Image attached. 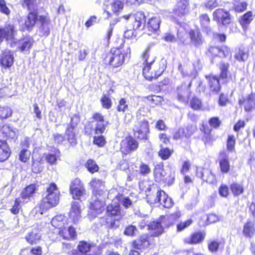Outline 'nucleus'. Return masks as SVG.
<instances>
[{
    "mask_svg": "<svg viewBox=\"0 0 255 255\" xmlns=\"http://www.w3.org/2000/svg\"><path fill=\"white\" fill-rule=\"evenodd\" d=\"M45 194L40 204L35 208L40 214L55 207L59 203L60 192L55 183H52L47 187Z\"/></svg>",
    "mask_w": 255,
    "mask_h": 255,
    "instance_id": "obj_1",
    "label": "nucleus"
},
{
    "mask_svg": "<svg viewBox=\"0 0 255 255\" xmlns=\"http://www.w3.org/2000/svg\"><path fill=\"white\" fill-rule=\"evenodd\" d=\"M142 59L144 61L142 74L148 80L150 81L152 79L157 78L166 69V61L164 59H162L159 62L160 67L159 69L154 72L151 71V66L154 62L155 57L154 55H151L149 48H147L143 53Z\"/></svg>",
    "mask_w": 255,
    "mask_h": 255,
    "instance_id": "obj_2",
    "label": "nucleus"
},
{
    "mask_svg": "<svg viewBox=\"0 0 255 255\" xmlns=\"http://www.w3.org/2000/svg\"><path fill=\"white\" fill-rule=\"evenodd\" d=\"M144 108L141 107L136 113L137 122L133 128L134 136L139 139H146L147 134L149 132V124L148 121L141 117Z\"/></svg>",
    "mask_w": 255,
    "mask_h": 255,
    "instance_id": "obj_3",
    "label": "nucleus"
},
{
    "mask_svg": "<svg viewBox=\"0 0 255 255\" xmlns=\"http://www.w3.org/2000/svg\"><path fill=\"white\" fill-rule=\"evenodd\" d=\"M106 197L107 196L92 195L90 200L89 211L88 214L90 219L95 218L104 211Z\"/></svg>",
    "mask_w": 255,
    "mask_h": 255,
    "instance_id": "obj_4",
    "label": "nucleus"
},
{
    "mask_svg": "<svg viewBox=\"0 0 255 255\" xmlns=\"http://www.w3.org/2000/svg\"><path fill=\"white\" fill-rule=\"evenodd\" d=\"M128 51L130 52L129 48L127 49V52ZM127 56L128 53L126 54L123 53L121 49L113 48L107 55L106 61L108 62L110 65L114 67H118L123 64L125 57Z\"/></svg>",
    "mask_w": 255,
    "mask_h": 255,
    "instance_id": "obj_5",
    "label": "nucleus"
},
{
    "mask_svg": "<svg viewBox=\"0 0 255 255\" xmlns=\"http://www.w3.org/2000/svg\"><path fill=\"white\" fill-rule=\"evenodd\" d=\"M16 32L17 30L13 24L6 23L3 27H0V39L2 41L5 39L7 42L10 41V46L14 47L16 45L14 37Z\"/></svg>",
    "mask_w": 255,
    "mask_h": 255,
    "instance_id": "obj_6",
    "label": "nucleus"
},
{
    "mask_svg": "<svg viewBox=\"0 0 255 255\" xmlns=\"http://www.w3.org/2000/svg\"><path fill=\"white\" fill-rule=\"evenodd\" d=\"M213 19L219 24L227 26L232 20L230 12L224 8H218L213 13Z\"/></svg>",
    "mask_w": 255,
    "mask_h": 255,
    "instance_id": "obj_7",
    "label": "nucleus"
},
{
    "mask_svg": "<svg viewBox=\"0 0 255 255\" xmlns=\"http://www.w3.org/2000/svg\"><path fill=\"white\" fill-rule=\"evenodd\" d=\"M83 207V206L81 201H74L71 202L69 216V219L74 223H78L81 219Z\"/></svg>",
    "mask_w": 255,
    "mask_h": 255,
    "instance_id": "obj_8",
    "label": "nucleus"
},
{
    "mask_svg": "<svg viewBox=\"0 0 255 255\" xmlns=\"http://www.w3.org/2000/svg\"><path fill=\"white\" fill-rule=\"evenodd\" d=\"M138 146L137 141L131 137H126L121 143V150L123 154L127 155L135 151Z\"/></svg>",
    "mask_w": 255,
    "mask_h": 255,
    "instance_id": "obj_9",
    "label": "nucleus"
},
{
    "mask_svg": "<svg viewBox=\"0 0 255 255\" xmlns=\"http://www.w3.org/2000/svg\"><path fill=\"white\" fill-rule=\"evenodd\" d=\"M78 253L80 255H96V246L86 241H80L78 245Z\"/></svg>",
    "mask_w": 255,
    "mask_h": 255,
    "instance_id": "obj_10",
    "label": "nucleus"
},
{
    "mask_svg": "<svg viewBox=\"0 0 255 255\" xmlns=\"http://www.w3.org/2000/svg\"><path fill=\"white\" fill-rule=\"evenodd\" d=\"M191 85V82H190L188 84L184 83L177 88L178 99L179 101L188 103L191 95L190 89Z\"/></svg>",
    "mask_w": 255,
    "mask_h": 255,
    "instance_id": "obj_11",
    "label": "nucleus"
},
{
    "mask_svg": "<svg viewBox=\"0 0 255 255\" xmlns=\"http://www.w3.org/2000/svg\"><path fill=\"white\" fill-rule=\"evenodd\" d=\"M14 54L10 50H4L0 55V65L2 68H10L13 64Z\"/></svg>",
    "mask_w": 255,
    "mask_h": 255,
    "instance_id": "obj_12",
    "label": "nucleus"
},
{
    "mask_svg": "<svg viewBox=\"0 0 255 255\" xmlns=\"http://www.w3.org/2000/svg\"><path fill=\"white\" fill-rule=\"evenodd\" d=\"M163 226H164V223L162 221L161 217L159 221L150 222L147 225V229L149 231L151 236L156 237L163 233Z\"/></svg>",
    "mask_w": 255,
    "mask_h": 255,
    "instance_id": "obj_13",
    "label": "nucleus"
},
{
    "mask_svg": "<svg viewBox=\"0 0 255 255\" xmlns=\"http://www.w3.org/2000/svg\"><path fill=\"white\" fill-rule=\"evenodd\" d=\"M160 19L159 16H154L150 18L147 23V28L148 30V34L151 35L153 34V37L156 38L158 35Z\"/></svg>",
    "mask_w": 255,
    "mask_h": 255,
    "instance_id": "obj_14",
    "label": "nucleus"
},
{
    "mask_svg": "<svg viewBox=\"0 0 255 255\" xmlns=\"http://www.w3.org/2000/svg\"><path fill=\"white\" fill-rule=\"evenodd\" d=\"M196 175L197 177L201 178L204 181L210 184H214L216 181L215 176L208 169L197 168Z\"/></svg>",
    "mask_w": 255,
    "mask_h": 255,
    "instance_id": "obj_15",
    "label": "nucleus"
},
{
    "mask_svg": "<svg viewBox=\"0 0 255 255\" xmlns=\"http://www.w3.org/2000/svg\"><path fill=\"white\" fill-rule=\"evenodd\" d=\"M90 184L93 189V195L97 196H107L105 183L101 180L96 178L92 179Z\"/></svg>",
    "mask_w": 255,
    "mask_h": 255,
    "instance_id": "obj_16",
    "label": "nucleus"
},
{
    "mask_svg": "<svg viewBox=\"0 0 255 255\" xmlns=\"http://www.w3.org/2000/svg\"><path fill=\"white\" fill-rule=\"evenodd\" d=\"M188 0H180L174 8V13L179 17H182L189 12Z\"/></svg>",
    "mask_w": 255,
    "mask_h": 255,
    "instance_id": "obj_17",
    "label": "nucleus"
},
{
    "mask_svg": "<svg viewBox=\"0 0 255 255\" xmlns=\"http://www.w3.org/2000/svg\"><path fill=\"white\" fill-rule=\"evenodd\" d=\"M59 235L64 239L73 240L76 236V232L74 228L71 226L64 225L58 231Z\"/></svg>",
    "mask_w": 255,
    "mask_h": 255,
    "instance_id": "obj_18",
    "label": "nucleus"
},
{
    "mask_svg": "<svg viewBox=\"0 0 255 255\" xmlns=\"http://www.w3.org/2000/svg\"><path fill=\"white\" fill-rule=\"evenodd\" d=\"M181 216V213L179 209L165 216H162V221L164 223V226L169 227L174 224Z\"/></svg>",
    "mask_w": 255,
    "mask_h": 255,
    "instance_id": "obj_19",
    "label": "nucleus"
},
{
    "mask_svg": "<svg viewBox=\"0 0 255 255\" xmlns=\"http://www.w3.org/2000/svg\"><path fill=\"white\" fill-rule=\"evenodd\" d=\"M208 52L215 57H226L229 55L230 50V49L226 46H223L221 48L211 46L209 48Z\"/></svg>",
    "mask_w": 255,
    "mask_h": 255,
    "instance_id": "obj_20",
    "label": "nucleus"
},
{
    "mask_svg": "<svg viewBox=\"0 0 255 255\" xmlns=\"http://www.w3.org/2000/svg\"><path fill=\"white\" fill-rule=\"evenodd\" d=\"M38 20L41 24L40 30L42 33V35L45 36H48L50 33V29L51 21L50 18L46 15H40Z\"/></svg>",
    "mask_w": 255,
    "mask_h": 255,
    "instance_id": "obj_21",
    "label": "nucleus"
},
{
    "mask_svg": "<svg viewBox=\"0 0 255 255\" xmlns=\"http://www.w3.org/2000/svg\"><path fill=\"white\" fill-rule=\"evenodd\" d=\"M210 91L213 94H217L220 91L221 86L218 77L213 75L206 76Z\"/></svg>",
    "mask_w": 255,
    "mask_h": 255,
    "instance_id": "obj_22",
    "label": "nucleus"
},
{
    "mask_svg": "<svg viewBox=\"0 0 255 255\" xmlns=\"http://www.w3.org/2000/svg\"><path fill=\"white\" fill-rule=\"evenodd\" d=\"M148 190L149 191H151L152 193L151 194H147V201L150 204H155L158 203L160 200L159 191H161L157 186H152V187L148 188Z\"/></svg>",
    "mask_w": 255,
    "mask_h": 255,
    "instance_id": "obj_23",
    "label": "nucleus"
},
{
    "mask_svg": "<svg viewBox=\"0 0 255 255\" xmlns=\"http://www.w3.org/2000/svg\"><path fill=\"white\" fill-rule=\"evenodd\" d=\"M229 156L225 152H221L219 156V165L221 171L223 173H228L230 168L228 160Z\"/></svg>",
    "mask_w": 255,
    "mask_h": 255,
    "instance_id": "obj_24",
    "label": "nucleus"
},
{
    "mask_svg": "<svg viewBox=\"0 0 255 255\" xmlns=\"http://www.w3.org/2000/svg\"><path fill=\"white\" fill-rule=\"evenodd\" d=\"M192 45L196 47H200L204 42L201 33L199 30H191L189 33Z\"/></svg>",
    "mask_w": 255,
    "mask_h": 255,
    "instance_id": "obj_25",
    "label": "nucleus"
},
{
    "mask_svg": "<svg viewBox=\"0 0 255 255\" xmlns=\"http://www.w3.org/2000/svg\"><path fill=\"white\" fill-rule=\"evenodd\" d=\"M11 151L7 142L0 140V162L6 160L9 157Z\"/></svg>",
    "mask_w": 255,
    "mask_h": 255,
    "instance_id": "obj_26",
    "label": "nucleus"
},
{
    "mask_svg": "<svg viewBox=\"0 0 255 255\" xmlns=\"http://www.w3.org/2000/svg\"><path fill=\"white\" fill-rule=\"evenodd\" d=\"M38 20L36 11H31L28 13L25 21V28L30 31L34 27L36 22Z\"/></svg>",
    "mask_w": 255,
    "mask_h": 255,
    "instance_id": "obj_27",
    "label": "nucleus"
},
{
    "mask_svg": "<svg viewBox=\"0 0 255 255\" xmlns=\"http://www.w3.org/2000/svg\"><path fill=\"white\" fill-rule=\"evenodd\" d=\"M131 18L134 20L133 28L134 29H139L142 25L144 26L145 22V16L142 11L137 12Z\"/></svg>",
    "mask_w": 255,
    "mask_h": 255,
    "instance_id": "obj_28",
    "label": "nucleus"
},
{
    "mask_svg": "<svg viewBox=\"0 0 255 255\" xmlns=\"http://www.w3.org/2000/svg\"><path fill=\"white\" fill-rule=\"evenodd\" d=\"M154 174L157 182H167L166 173L163 168L162 164H157L156 165L154 170Z\"/></svg>",
    "mask_w": 255,
    "mask_h": 255,
    "instance_id": "obj_29",
    "label": "nucleus"
},
{
    "mask_svg": "<svg viewBox=\"0 0 255 255\" xmlns=\"http://www.w3.org/2000/svg\"><path fill=\"white\" fill-rule=\"evenodd\" d=\"M36 190V187L35 184H31L27 186L22 191L20 198L23 200V203H27L30 199V198Z\"/></svg>",
    "mask_w": 255,
    "mask_h": 255,
    "instance_id": "obj_30",
    "label": "nucleus"
},
{
    "mask_svg": "<svg viewBox=\"0 0 255 255\" xmlns=\"http://www.w3.org/2000/svg\"><path fill=\"white\" fill-rule=\"evenodd\" d=\"M149 245V243L147 240V236L146 235L140 236L138 239L134 241L133 243V248L139 250H144L147 248Z\"/></svg>",
    "mask_w": 255,
    "mask_h": 255,
    "instance_id": "obj_31",
    "label": "nucleus"
},
{
    "mask_svg": "<svg viewBox=\"0 0 255 255\" xmlns=\"http://www.w3.org/2000/svg\"><path fill=\"white\" fill-rule=\"evenodd\" d=\"M41 235L37 229H33L25 237L26 241L30 244H37L40 240Z\"/></svg>",
    "mask_w": 255,
    "mask_h": 255,
    "instance_id": "obj_32",
    "label": "nucleus"
},
{
    "mask_svg": "<svg viewBox=\"0 0 255 255\" xmlns=\"http://www.w3.org/2000/svg\"><path fill=\"white\" fill-rule=\"evenodd\" d=\"M243 234L246 237L251 238L255 234V224L252 221H248L244 225Z\"/></svg>",
    "mask_w": 255,
    "mask_h": 255,
    "instance_id": "obj_33",
    "label": "nucleus"
},
{
    "mask_svg": "<svg viewBox=\"0 0 255 255\" xmlns=\"http://www.w3.org/2000/svg\"><path fill=\"white\" fill-rule=\"evenodd\" d=\"M106 213L111 217H119L121 215V207L119 204H111L107 207Z\"/></svg>",
    "mask_w": 255,
    "mask_h": 255,
    "instance_id": "obj_34",
    "label": "nucleus"
},
{
    "mask_svg": "<svg viewBox=\"0 0 255 255\" xmlns=\"http://www.w3.org/2000/svg\"><path fill=\"white\" fill-rule=\"evenodd\" d=\"M0 131L6 136L11 138H13L16 136L15 131L9 125L3 123H0Z\"/></svg>",
    "mask_w": 255,
    "mask_h": 255,
    "instance_id": "obj_35",
    "label": "nucleus"
},
{
    "mask_svg": "<svg viewBox=\"0 0 255 255\" xmlns=\"http://www.w3.org/2000/svg\"><path fill=\"white\" fill-rule=\"evenodd\" d=\"M74 128L69 127V125H68L65 131L67 140L72 146H74L77 144V139L74 132Z\"/></svg>",
    "mask_w": 255,
    "mask_h": 255,
    "instance_id": "obj_36",
    "label": "nucleus"
},
{
    "mask_svg": "<svg viewBox=\"0 0 255 255\" xmlns=\"http://www.w3.org/2000/svg\"><path fill=\"white\" fill-rule=\"evenodd\" d=\"M201 25L203 29L207 32L208 34L211 32L210 24V18L207 14H203L199 17Z\"/></svg>",
    "mask_w": 255,
    "mask_h": 255,
    "instance_id": "obj_37",
    "label": "nucleus"
},
{
    "mask_svg": "<svg viewBox=\"0 0 255 255\" xmlns=\"http://www.w3.org/2000/svg\"><path fill=\"white\" fill-rule=\"evenodd\" d=\"M65 217L62 215H57L55 216L51 220L52 225L58 230L60 228L63 227L64 224Z\"/></svg>",
    "mask_w": 255,
    "mask_h": 255,
    "instance_id": "obj_38",
    "label": "nucleus"
},
{
    "mask_svg": "<svg viewBox=\"0 0 255 255\" xmlns=\"http://www.w3.org/2000/svg\"><path fill=\"white\" fill-rule=\"evenodd\" d=\"M249 51L245 48H240L235 55V58L240 61H245L249 57Z\"/></svg>",
    "mask_w": 255,
    "mask_h": 255,
    "instance_id": "obj_39",
    "label": "nucleus"
},
{
    "mask_svg": "<svg viewBox=\"0 0 255 255\" xmlns=\"http://www.w3.org/2000/svg\"><path fill=\"white\" fill-rule=\"evenodd\" d=\"M114 90L110 89L108 92V95H103L101 99V102L102 105V107L106 109H109L111 108L112 105V100L109 97V95L113 93Z\"/></svg>",
    "mask_w": 255,
    "mask_h": 255,
    "instance_id": "obj_40",
    "label": "nucleus"
},
{
    "mask_svg": "<svg viewBox=\"0 0 255 255\" xmlns=\"http://www.w3.org/2000/svg\"><path fill=\"white\" fill-rule=\"evenodd\" d=\"M204 236L201 233H196L193 234L191 237L185 239V242L188 244H197L202 241Z\"/></svg>",
    "mask_w": 255,
    "mask_h": 255,
    "instance_id": "obj_41",
    "label": "nucleus"
},
{
    "mask_svg": "<svg viewBox=\"0 0 255 255\" xmlns=\"http://www.w3.org/2000/svg\"><path fill=\"white\" fill-rule=\"evenodd\" d=\"M253 15L252 12L248 11L245 13L240 19V22L243 27L247 26L253 20Z\"/></svg>",
    "mask_w": 255,
    "mask_h": 255,
    "instance_id": "obj_42",
    "label": "nucleus"
},
{
    "mask_svg": "<svg viewBox=\"0 0 255 255\" xmlns=\"http://www.w3.org/2000/svg\"><path fill=\"white\" fill-rule=\"evenodd\" d=\"M255 108V94H250L245 103V110L250 111Z\"/></svg>",
    "mask_w": 255,
    "mask_h": 255,
    "instance_id": "obj_43",
    "label": "nucleus"
},
{
    "mask_svg": "<svg viewBox=\"0 0 255 255\" xmlns=\"http://www.w3.org/2000/svg\"><path fill=\"white\" fill-rule=\"evenodd\" d=\"M160 149L158 152V155L162 160L168 159L173 152L172 149H169L167 147H163L160 145Z\"/></svg>",
    "mask_w": 255,
    "mask_h": 255,
    "instance_id": "obj_44",
    "label": "nucleus"
},
{
    "mask_svg": "<svg viewBox=\"0 0 255 255\" xmlns=\"http://www.w3.org/2000/svg\"><path fill=\"white\" fill-rule=\"evenodd\" d=\"M229 63L221 62L219 65L220 70V78L223 80H226L228 75Z\"/></svg>",
    "mask_w": 255,
    "mask_h": 255,
    "instance_id": "obj_45",
    "label": "nucleus"
},
{
    "mask_svg": "<svg viewBox=\"0 0 255 255\" xmlns=\"http://www.w3.org/2000/svg\"><path fill=\"white\" fill-rule=\"evenodd\" d=\"M231 190L234 196H239L244 192L243 185L237 182L232 183L230 186Z\"/></svg>",
    "mask_w": 255,
    "mask_h": 255,
    "instance_id": "obj_46",
    "label": "nucleus"
},
{
    "mask_svg": "<svg viewBox=\"0 0 255 255\" xmlns=\"http://www.w3.org/2000/svg\"><path fill=\"white\" fill-rule=\"evenodd\" d=\"M33 41L31 38H26L23 40L21 45L18 48L21 51H28L32 47Z\"/></svg>",
    "mask_w": 255,
    "mask_h": 255,
    "instance_id": "obj_47",
    "label": "nucleus"
},
{
    "mask_svg": "<svg viewBox=\"0 0 255 255\" xmlns=\"http://www.w3.org/2000/svg\"><path fill=\"white\" fill-rule=\"evenodd\" d=\"M31 155L30 151L27 149H20L18 154V159L22 162H26L30 158Z\"/></svg>",
    "mask_w": 255,
    "mask_h": 255,
    "instance_id": "obj_48",
    "label": "nucleus"
},
{
    "mask_svg": "<svg viewBox=\"0 0 255 255\" xmlns=\"http://www.w3.org/2000/svg\"><path fill=\"white\" fill-rule=\"evenodd\" d=\"M204 6L209 10H212L214 8L222 6L221 0H208L204 3Z\"/></svg>",
    "mask_w": 255,
    "mask_h": 255,
    "instance_id": "obj_49",
    "label": "nucleus"
},
{
    "mask_svg": "<svg viewBox=\"0 0 255 255\" xmlns=\"http://www.w3.org/2000/svg\"><path fill=\"white\" fill-rule=\"evenodd\" d=\"M111 5L112 11L117 16L119 13L123 9L124 3L121 1L116 0L112 2Z\"/></svg>",
    "mask_w": 255,
    "mask_h": 255,
    "instance_id": "obj_50",
    "label": "nucleus"
},
{
    "mask_svg": "<svg viewBox=\"0 0 255 255\" xmlns=\"http://www.w3.org/2000/svg\"><path fill=\"white\" fill-rule=\"evenodd\" d=\"M138 232V230L135 226L130 225L125 228L124 234L129 237L135 236Z\"/></svg>",
    "mask_w": 255,
    "mask_h": 255,
    "instance_id": "obj_51",
    "label": "nucleus"
},
{
    "mask_svg": "<svg viewBox=\"0 0 255 255\" xmlns=\"http://www.w3.org/2000/svg\"><path fill=\"white\" fill-rule=\"evenodd\" d=\"M86 167L91 173H94L99 170V166L96 162L92 159H89L86 163Z\"/></svg>",
    "mask_w": 255,
    "mask_h": 255,
    "instance_id": "obj_52",
    "label": "nucleus"
},
{
    "mask_svg": "<svg viewBox=\"0 0 255 255\" xmlns=\"http://www.w3.org/2000/svg\"><path fill=\"white\" fill-rule=\"evenodd\" d=\"M108 124L109 122L108 121L96 123L95 130V133L97 134H102Z\"/></svg>",
    "mask_w": 255,
    "mask_h": 255,
    "instance_id": "obj_53",
    "label": "nucleus"
},
{
    "mask_svg": "<svg viewBox=\"0 0 255 255\" xmlns=\"http://www.w3.org/2000/svg\"><path fill=\"white\" fill-rule=\"evenodd\" d=\"M83 184L81 183L80 180L78 178H76L73 180L70 186V191L75 190H80V189L84 188Z\"/></svg>",
    "mask_w": 255,
    "mask_h": 255,
    "instance_id": "obj_54",
    "label": "nucleus"
},
{
    "mask_svg": "<svg viewBox=\"0 0 255 255\" xmlns=\"http://www.w3.org/2000/svg\"><path fill=\"white\" fill-rule=\"evenodd\" d=\"M12 110L8 107L0 106V118L6 119L11 116Z\"/></svg>",
    "mask_w": 255,
    "mask_h": 255,
    "instance_id": "obj_55",
    "label": "nucleus"
},
{
    "mask_svg": "<svg viewBox=\"0 0 255 255\" xmlns=\"http://www.w3.org/2000/svg\"><path fill=\"white\" fill-rule=\"evenodd\" d=\"M24 203H23V200L20 197L17 198L15 201L14 205L11 209V212L14 214H18L21 208V205Z\"/></svg>",
    "mask_w": 255,
    "mask_h": 255,
    "instance_id": "obj_56",
    "label": "nucleus"
},
{
    "mask_svg": "<svg viewBox=\"0 0 255 255\" xmlns=\"http://www.w3.org/2000/svg\"><path fill=\"white\" fill-rule=\"evenodd\" d=\"M236 140L233 135H229L227 140V148L229 151H233L235 149Z\"/></svg>",
    "mask_w": 255,
    "mask_h": 255,
    "instance_id": "obj_57",
    "label": "nucleus"
},
{
    "mask_svg": "<svg viewBox=\"0 0 255 255\" xmlns=\"http://www.w3.org/2000/svg\"><path fill=\"white\" fill-rule=\"evenodd\" d=\"M128 109V104L125 98L120 99L118 106L117 110L119 112L125 113Z\"/></svg>",
    "mask_w": 255,
    "mask_h": 255,
    "instance_id": "obj_58",
    "label": "nucleus"
},
{
    "mask_svg": "<svg viewBox=\"0 0 255 255\" xmlns=\"http://www.w3.org/2000/svg\"><path fill=\"white\" fill-rule=\"evenodd\" d=\"M0 12L7 16H8L11 12L5 0H0Z\"/></svg>",
    "mask_w": 255,
    "mask_h": 255,
    "instance_id": "obj_59",
    "label": "nucleus"
},
{
    "mask_svg": "<svg viewBox=\"0 0 255 255\" xmlns=\"http://www.w3.org/2000/svg\"><path fill=\"white\" fill-rule=\"evenodd\" d=\"M24 4L26 6L30 12L36 11V0H24Z\"/></svg>",
    "mask_w": 255,
    "mask_h": 255,
    "instance_id": "obj_60",
    "label": "nucleus"
},
{
    "mask_svg": "<svg viewBox=\"0 0 255 255\" xmlns=\"http://www.w3.org/2000/svg\"><path fill=\"white\" fill-rule=\"evenodd\" d=\"M70 193L72 195V197L75 199L79 200L84 194H85V190L84 188L80 189V190H75L70 191Z\"/></svg>",
    "mask_w": 255,
    "mask_h": 255,
    "instance_id": "obj_61",
    "label": "nucleus"
},
{
    "mask_svg": "<svg viewBox=\"0 0 255 255\" xmlns=\"http://www.w3.org/2000/svg\"><path fill=\"white\" fill-rule=\"evenodd\" d=\"M247 5L246 2H238L234 4V9L237 12H242L247 9Z\"/></svg>",
    "mask_w": 255,
    "mask_h": 255,
    "instance_id": "obj_62",
    "label": "nucleus"
},
{
    "mask_svg": "<svg viewBox=\"0 0 255 255\" xmlns=\"http://www.w3.org/2000/svg\"><path fill=\"white\" fill-rule=\"evenodd\" d=\"M193 222L192 220L188 219L187 221L181 222L177 225V229L178 231H182L184 229L190 226Z\"/></svg>",
    "mask_w": 255,
    "mask_h": 255,
    "instance_id": "obj_63",
    "label": "nucleus"
},
{
    "mask_svg": "<svg viewBox=\"0 0 255 255\" xmlns=\"http://www.w3.org/2000/svg\"><path fill=\"white\" fill-rule=\"evenodd\" d=\"M93 143L99 146H103L106 143V140L104 136L98 135L95 136L94 137Z\"/></svg>",
    "mask_w": 255,
    "mask_h": 255,
    "instance_id": "obj_64",
    "label": "nucleus"
}]
</instances>
